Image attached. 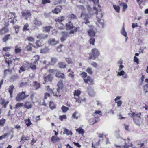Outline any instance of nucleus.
<instances>
[{"label": "nucleus", "mask_w": 148, "mask_h": 148, "mask_svg": "<svg viewBox=\"0 0 148 148\" xmlns=\"http://www.w3.org/2000/svg\"><path fill=\"white\" fill-rule=\"evenodd\" d=\"M57 86L58 87V88L57 89V91L56 92H53V90L49 88V86L47 87V90L49 92L50 94L53 93L54 96H60V92L61 91V90H60V89H61L63 87L62 80H61L58 82Z\"/></svg>", "instance_id": "1"}, {"label": "nucleus", "mask_w": 148, "mask_h": 148, "mask_svg": "<svg viewBox=\"0 0 148 148\" xmlns=\"http://www.w3.org/2000/svg\"><path fill=\"white\" fill-rule=\"evenodd\" d=\"M141 113L136 114L134 112L129 113L128 115L131 117L133 118L134 122L137 125L140 126V120L141 119Z\"/></svg>", "instance_id": "2"}, {"label": "nucleus", "mask_w": 148, "mask_h": 148, "mask_svg": "<svg viewBox=\"0 0 148 148\" xmlns=\"http://www.w3.org/2000/svg\"><path fill=\"white\" fill-rule=\"evenodd\" d=\"M66 26L67 30H70V34H74L76 32L78 27H76L73 26L71 21H69L66 24Z\"/></svg>", "instance_id": "3"}, {"label": "nucleus", "mask_w": 148, "mask_h": 148, "mask_svg": "<svg viewBox=\"0 0 148 148\" xmlns=\"http://www.w3.org/2000/svg\"><path fill=\"white\" fill-rule=\"evenodd\" d=\"M81 93V92L80 90H75V92L74 93V95L75 97V98L76 99L75 102H82L85 101L86 99L84 97L81 98L79 97V95Z\"/></svg>", "instance_id": "4"}, {"label": "nucleus", "mask_w": 148, "mask_h": 148, "mask_svg": "<svg viewBox=\"0 0 148 148\" xmlns=\"http://www.w3.org/2000/svg\"><path fill=\"white\" fill-rule=\"evenodd\" d=\"M16 17V16L14 13H9L8 15V22L14 24L17 21Z\"/></svg>", "instance_id": "5"}, {"label": "nucleus", "mask_w": 148, "mask_h": 148, "mask_svg": "<svg viewBox=\"0 0 148 148\" xmlns=\"http://www.w3.org/2000/svg\"><path fill=\"white\" fill-rule=\"evenodd\" d=\"M28 96V95H25V92H19L17 94L16 99V101H20L26 98Z\"/></svg>", "instance_id": "6"}, {"label": "nucleus", "mask_w": 148, "mask_h": 148, "mask_svg": "<svg viewBox=\"0 0 148 148\" xmlns=\"http://www.w3.org/2000/svg\"><path fill=\"white\" fill-rule=\"evenodd\" d=\"M80 18L84 21L85 24L89 23V17L87 13L82 12L81 14Z\"/></svg>", "instance_id": "7"}, {"label": "nucleus", "mask_w": 148, "mask_h": 148, "mask_svg": "<svg viewBox=\"0 0 148 148\" xmlns=\"http://www.w3.org/2000/svg\"><path fill=\"white\" fill-rule=\"evenodd\" d=\"M92 51L91 55L90 56L89 58L94 60L99 55V52L98 50L95 48L92 49Z\"/></svg>", "instance_id": "8"}, {"label": "nucleus", "mask_w": 148, "mask_h": 148, "mask_svg": "<svg viewBox=\"0 0 148 148\" xmlns=\"http://www.w3.org/2000/svg\"><path fill=\"white\" fill-rule=\"evenodd\" d=\"M125 144L122 147L123 148H129L133 146L132 143L130 141V139L129 138H127V140H125Z\"/></svg>", "instance_id": "9"}, {"label": "nucleus", "mask_w": 148, "mask_h": 148, "mask_svg": "<svg viewBox=\"0 0 148 148\" xmlns=\"http://www.w3.org/2000/svg\"><path fill=\"white\" fill-rule=\"evenodd\" d=\"M96 24L100 28H103L104 27V21L103 19H98L96 22Z\"/></svg>", "instance_id": "10"}, {"label": "nucleus", "mask_w": 148, "mask_h": 148, "mask_svg": "<svg viewBox=\"0 0 148 148\" xmlns=\"http://www.w3.org/2000/svg\"><path fill=\"white\" fill-rule=\"evenodd\" d=\"M43 77L44 81L45 82L47 81L51 82L53 78V77L52 75L51 74L44 75Z\"/></svg>", "instance_id": "11"}, {"label": "nucleus", "mask_w": 148, "mask_h": 148, "mask_svg": "<svg viewBox=\"0 0 148 148\" xmlns=\"http://www.w3.org/2000/svg\"><path fill=\"white\" fill-rule=\"evenodd\" d=\"M95 10L97 11V12H96V14L97 15V19H100L99 18H101L103 16V14L100 11L101 10L100 7L96 8V10Z\"/></svg>", "instance_id": "12"}, {"label": "nucleus", "mask_w": 148, "mask_h": 148, "mask_svg": "<svg viewBox=\"0 0 148 148\" xmlns=\"http://www.w3.org/2000/svg\"><path fill=\"white\" fill-rule=\"evenodd\" d=\"M84 80L85 83L90 85H92L93 84V80L90 76H88L86 79L84 78Z\"/></svg>", "instance_id": "13"}, {"label": "nucleus", "mask_w": 148, "mask_h": 148, "mask_svg": "<svg viewBox=\"0 0 148 148\" xmlns=\"http://www.w3.org/2000/svg\"><path fill=\"white\" fill-rule=\"evenodd\" d=\"M88 34L90 37L93 38L95 35V33L93 29L91 28L88 31Z\"/></svg>", "instance_id": "14"}, {"label": "nucleus", "mask_w": 148, "mask_h": 148, "mask_svg": "<svg viewBox=\"0 0 148 148\" xmlns=\"http://www.w3.org/2000/svg\"><path fill=\"white\" fill-rule=\"evenodd\" d=\"M4 58L6 59L5 60L6 63L9 64V61H11V58L12 57V56L10 54L5 53L4 55Z\"/></svg>", "instance_id": "15"}, {"label": "nucleus", "mask_w": 148, "mask_h": 148, "mask_svg": "<svg viewBox=\"0 0 148 148\" xmlns=\"http://www.w3.org/2000/svg\"><path fill=\"white\" fill-rule=\"evenodd\" d=\"M59 41H58L56 40L54 38H51L48 41V43L49 44L52 45H55L58 43Z\"/></svg>", "instance_id": "16"}, {"label": "nucleus", "mask_w": 148, "mask_h": 148, "mask_svg": "<svg viewBox=\"0 0 148 148\" xmlns=\"http://www.w3.org/2000/svg\"><path fill=\"white\" fill-rule=\"evenodd\" d=\"M145 82L148 83L144 87V91L145 93V94L147 96H148V79H146L145 80Z\"/></svg>", "instance_id": "17"}, {"label": "nucleus", "mask_w": 148, "mask_h": 148, "mask_svg": "<svg viewBox=\"0 0 148 148\" xmlns=\"http://www.w3.org/2000/svg\"><path fill=\"white\" fill-rule=\"evenodd\" d=\"M22 16L25 17V19L27 20L28 18L31 16V14L29 12H22Z\"/></svg>", "instance_id": "18"}, {"label": "nucleus", "mask_w": 148, "mask_h": 148, "mask_svg": "<svg viewBox=\"0 0 148 148\" xmlns=\"http://www.w3.org/2000/svg\"><path fill=\"white\" fill-rule=\"evenodd\" d=\"M56 76L57 77L64 79L65 78V76L62 73L59 71H58L56 73Z\"/></svg>", "instance_id": "19"}, {"label": "nucleus", "mask_w": 148, "mask_h": 148, "mask_svg": "<svg viewBox=\"0 0 148 148\" xmlns=\"http://www.w3.org/2000/svg\"><path fill=\"white\" fill-rule=\"evenodd\" d=\"M48 35L44 34H40L37 36L38 39H44L47 38L48 37Z\"/></svg>", "instance_id": "20"}, {"label": "nucleus", "mask_w": 148, "mask_h": 148, "mask_svg": "<svg viewBox=\"0 0 148 148\" xmlns=\"http://www.w3.org/2000/svg\"><path fill=\"white\" fill-rule=\"evenodd\" d=\"M62 36L61 38V41L62 42H63L67 38V33L66 32H62Z\"/></svg>", "instance_id": "21"}, {"label": "nucleus", "mask_w": 148, "mask_h": 148, "mask_svg": "<svg viewBox=\"0 0 148 148\" xmlns=\"http://www.w3.org/2000/svg\"><path fill=\"white\" fill-rule=\"evenodd\" d=\"M62 8L61 7L58 6L56 7L52 11L53 13L57 14L61 12Z\"/></svg>", "instance_id": "22"}, {"label": "nucleus", "mask_w": 148, "mask_h": 148, "mask_svg": "<svg viewBox=\"0 0 148 148\" xmlns=\"http://www.w3.org/2000/svg\"><path fill=\"white\" fill-rule=\"evenodd\" d=\"M51 140L53 143H55L59 141L60 140V138L57 136H54L51 137Z\"/></svg>", "instance_id": "23"}, {"label": "nucleus", "mask_w": 148, "mask_h": 148, "mask_svg": "<svg viewBox=\"0 0 148 148\" xmlns=\"http://www.w3.org/2000/svg\"><path fill=\"white\" fill-rule=\"evenodd\" d=\"M22 51V48L19 45L15 46V51L16 53H20Z\"/></svg>", "instance_id": "24"}, {"label": "nucleus", "mask_w": 148, "mask_h": 148, "mask_svg": "<svg viewBox=\"0 0 148 148\" xmlns=\"http://www.w3.org/2000/svg\"><path fill=\"white\" fill-rule=\"evenodd\" d=\"M92 1L95 4L93 7L94 10H96V8L100 7V6L98 4V0H92Z\"/></svg>", "instance_id": "25"}, {"label": "nucleus", "mask_w": 148, "mask_h": 148, "mask_svg": "<svg viewBox=\"0 0 148 148\" xmlns=\"http://www.w3.org/2000/svg\"><path fill=\"white\" fill-rule=\"evenodd\" d=\"M58 61V59L55 58H52L51 59V61L49 62L50 65H53Z\"/></svg>", "instance_id": "26"}, {"label": "nucleus", "mask_w": 148, "mask_h": 148, "mask_svg": "<svg viewBox=\"0 0 148 148\" xmlns=\"http://www.w3.org/2000/svg\"><path fill=\"white\" fill-rule=\"evenodd\" d=\"M8 31L7 28L4 27L0 30V33L1 35H3L5 33L8 32Z\"/></svg>", "instance_id": "27"}, {"label": "nucleus", "mask_w": 148, "mask_h": 148, "mask_svg": "<svg viewBox=\"0 0 148 148\" xmlns=\"http://www.w3.org/2000/svg\"><path fill=\"white\" fill-rule=\"evenodd\" d=\"M14 87V86L13 85H11L9 87L8 91L11 97H12V94Z\"/></svg>", "instance_id": "28"}, {"label": "nucleus", "mask_w": 148, "mask_h": 148, "mask_svg": "<svg viewBox=\"0 0 148 148\" xmlns=\"http://www.w3.org/2000/svg\"><path fill=\"white\" fill-rule=\"evenodd\" d=\"M39 59V56L38 55H36L34 56L32 59V62L33 63H36Z\"/></svg>", "instance_id": "29"}, {"label": "nucleus", "mask_w": 148, "mask_h": 148, "mask_svg": "<svg viewBox=\"0 0 148 148\" xmlns=\"http://www.w3.org/2000/svg\"><path fill=\"white\" fill-rule=\"evenodd\" d=\"M76 130L79 134H83L85 132L84 129L80 127L76 129Z\"/></svg>", "instance_id": "30"}, {"label": "nucleus", "mask_w": 148, "mask_h": 148, "mask_svg": "<svg viewBox=\"0 0 148 148\" xmlns=\"http://www.w3.org/2000/svg\"><path fill=\"white\" fill-rule=\"evenodd\" d=\"M64 17L63 16H60L58 17L57 18L55 19V21L56 22H58L59 23L62 22L64 19Z\"/></svg>", "instance_id": "31"}, {"label": "nucleus", "mask_w": 148, "mask_h": 148, "mask_svg": "<svg viewBox=\"0 0 148 148\" xmlns=\"http://www.w3.org/2000/svg\"><path fill=\"white\" fill-rule=\"evenodd\" d=\"M34 86L35 89L37 90L40 88V84L38 83L36 81H35Z\"/></svg>", "instance_id": "32"}, {"label": "nucleus", "mask_w": 148, "mask_h": 148, "mask_svg": "<svg viewBox=\"0 0 148 148\" xmlns=\"http://www.w3.org/2000/svg\"><path fill=\"white\" fill-rule=\"evenodd\" d=\"M52 28L51 26H47L43 27V31H45L47 32H49L50 31V29H52Z\"/></svg>", "instance_id": "33"}, {"label": "nucleus", "mask_w": 148, "mask_h": 148, "mask_svg": "<svg viewBox=\"0 0 148 148\" xmlns=\"http://www.w3.org/2000/svg\"><path fill=\"white\" fill-rule=\"evenodd\" d=\"M21 141L25 142L26 140H27L29 139V137L27 136H25L24 135H23L21 136Z\"/></svg>", "instance_id": "34"}, {"label": "nucleus", "mask_w": 148, "mask_h": 148, "mask_svg": "<svg viewBox=\"0 0 148 148\" xmlns=\"http://www.w3.org/2000/svg\"><path fill=\"white\" fill-rule=\"evenodd\" d=\"M34 24L37 26H40L42 25V23L41 22L39 21L36 19H35L33 21Z\"/></svg>", "instance_id": "35"}, {"label": "nucleus", "mask_w": 148, "mask_h": 148, "mask_svg": "<svg viewBox=\"0 0 148 148\" xmlns=\"http://www.w3.org/2000/svg\"><path fill=\"white\" fill-rule=\"evenodd\" d=\"M88 93L90 96L92 97L94 96L95 95L94 90L91 88L89 89Z\"/></svg>", "instance_id": "36"}, {"label": "nucleus", "mask_w": 148, "mask_h": 148, "mask_svg": "<svg viewBox=\"0 0 148 148\" xmlns=\"http://www.w3.org/2000/svg\"><path fill=\"white\" fill-rule=\"evenodd\" d=\"M25 122L26 125L27 127L30 126L32 124L29 119H25Z\"/></svg>", "instance_id": "37"}, {"label": "nucleus", "mask_w": 148, "mask_h": 148, "mask_svg": "<svg viewBox=\"0 0 148 148\" xmlns=\"http://www.w3.org/2000/svg\"><path fill=\"white\" fill-rule=\"evenodd\" d=\"M58 64L59 67L60 68H65L66 65L64 63L62 62H59Z\"/></svg>", "instance_id": "38"}, {"label": "nucleus", "mask_w": 148, "mask_h": 148, "mask_svg": "<svg viewBox=\"0 0 148 148\" xmlns=\"http://www.w3.org/2000/svg\"><path fill=\"white\" fill-rule=\"evenodd\" d=\"M86 7L87 8L88 12L90 14L92 15L93 14V12L92 11V9L90 7L89 5H87Z\"/></svg>", "instance_id": "39"}, {"label": "nucleus", "mask_w": 148, "mask_h": 148, "mask_svg": "<svg viewBox=\"0 0 148 148\" xmlns=\"http://www.w3.org/2000/svg\"><path fill=\"white\" fill-rule=\"evenodd\" d=\"M64 132L67 135H72V132L71 131H70L66 129H65L64 130Z\"/></svg>", "instance_id": "40"}, {"label": "nucleus", "mask_w": 148, "mask_h": 148, "mask_svg": "<svg viewBox=\"0 0 148 148\" xmlns=\"http://www.w3.org/2000/svg\"><path fill=\"white\" fill-rule=\"evenodd\" d=\"M6 120L5 119L2 118L0 120V126H3L4 124L5 123Z\"/></svg>", "instance_id": "41"}, {"label": "nucleus", "mask_w": 148, "mask_h": 148, "mask_svg": "<svg viewBox=\"0 0 148 148\" xmlns=\"http://www.w3.org/2000/svg\"><path fill=\"white\" fill-rule=\"evenodd\" d=\"M120 5L123 6V11H125L127 7V5L124 3H122L120 4Z\"/></svg>", "instance_id": "42"}, {"label": "nucleus", "mask_w": 148, "mask_h": 148, "mask_svg": "<svg viewBox=\"0 0 148 148\" xmlns=\"http://www.w3.org/2000/svg\"><path fill=\"white\" fill-rule=\"evenodd\" d=\"M10 36V35L9 34L5 36L3 38V41L4 42H6L9 39Z\"/></svg>", "instance_id": "43"}, {"label": "nucleus", "mask_w": 148, "mask_h": 148, "mask_svg": "<svg viewBox=\"0 0 148 148\" xmlns=\"http://www.w3.org/2000/svg\"><path fill=\"white\" fill-rule=\"evenodd\" d=\"M98 114L99 116H102L101 112L100 111H96L93 114V116L95 117H96V115Z\"/></svg>", "instance_id": "44"}, {"label": "nucleus", "mask_w": 148, "mask_h": 148, "mask_svg": "<svg viewBox=\"0 0 148 148\" xmlns=\"http://www.w3.org/2000/svg\"><path fill=\"white\" fill-rule=\"evenodd\" d=\"M49 106L51 109H53L56 108V105L54 102H49Z\"/></svg>", "instance_id": "45"}, {"label": "nucleus", "mask_w": 148, "mask_h": 148, "mask_svg": "<svg viewBox=\"0 0 148 148\" xmlns=\"http://www.w3.org/2000/svg\"><path fill=\"white\" fill-rule=\"evenodd\" d=\"M61 109L62 112H66L69 109L68 107H65L64 106H62L61 107Z\"/></svg>", "instance_id": "46"}, {"label": "nucleus", "mask_w": 148, "mask_h": 148, "mask_svg": "<svg viewBox=\"0 0 148 148\" xmlns=\"http://www.w3.org/2000/svg\"><path fill=\"white\" fill-rule=\"evenodd\" d=\"M68 17L71 20H73L77 18L76 16L73 14H71L68 16Z\"/></svg>", "instance_id": "47"}, {"label": "nucleus", "mask_w": 148, "mask_h": 148, "mask_svg": "<svg viewBox=\"0 0 148 148\" xmlns=\"http://www.w3.org/2000/svg\"><path fill=\"white\" fill-rule=\"evenodd\" d=\"M48 50L49 49L48 48L45 47V48L41 49L40 53H45L48 51Z\"/></svg>", "instance_id": "48"}, {"label": "nucleus", "mask_w": 148, "mask_h": 148, "mask_svg": "<svg viewBox=\"0 0 148 148\" xmlns=\"http://www.w3.org/2000/svg\"><path fill=\"white\" fill-rule=\"evenodd\" d=\"M90 2V0H80L79 1V3L83 4H85L86 3H88Z\"/></svg>", "instance_id": "49"}, {"label": "nucleus", "mask_w": 148, "mask_h": 148, "mask_svg": "<svg viewBox=\"0 0 148 148\" xmlns=\"http://www.w3.org/2000/svg\"><path fill=\"white\" fill-rule=\"evenodd\" d=\"M28 103L29 102H26L24 105V106L27 109H29V108H31L32 106L31 104H29Z\"/></svg>", "instance_id": "50"}, {"label": "nucleus", "mask_w": 148, "mask_h": 148, "mask_svg": "<svg viewBox=\"0 0 148 148\" xmlns=\"http://www.w3.org/2000/svg\"><path fill=\"white\" fill-rule=\"evenodd\" d=\"M32 44L29 43L28 45L26 46V48L27 49V50L28 51H31L32 49Z\"/></svg>", "instance_id": "51"}, {"label": "nucleus", "mask_w": 148, "mask_h": 148, "mask_svg": "<svg viewBox=\"0 0 148 148\" xmlns=\"http://www.w3.org/2000/svg\"><path fill=\"white\" fill-rule=\"evenodd\" d=\"M121 34L123 35L125 37H127V33L125 30L124 26H123L122 28V30L121 31Z\"/></svg>", "instance_id": "52"}, {"label": "nucleus", "mask_w": 148, "mask_h": 148, "mask_svg": "<svg viewBox=\"0 0 148 148\" xmlns=\"http://www.w3.org/2000/svg\"><path fill=\"white\" fill-rule=\"evenodd\" d=\"M86 72L90 75H92L93 73L92 68L90 67H88L86 70Z\"/></svg>", "instance_id": "53"}, {"label": "nucleus", "mask_w": 148, "mask_h": 148, "mask_svg": "<svg viewBox=\"0 0 148 148\" xmlns=\"http://www.w3.org/2000/svg\"><path fill=\"white\" fill-rule=\"evenodd\" d=\"M29 25L27 23H26L25 25H24L23 28V31H27L29 29Z\"/></svg>", "instance_id": "54"}, {"label": "nucleus", "mask_w": 148, "mask_h": 148, "mask_svg": "<svg viewBox=\"0 0 148 148\" xmlns=\"http://www.w3.org/2000/svg\"><path fill=\"white\" fill-rule=\"evenodd\" d=\"M23 105V103H18L15 105V108L18 109L19 107H22Z\"/></svg>", "instance_id": "55"}, {"label": "nucleus", "mask_w": 148, "mask_h": 148, "mask_svg": "<svg viewBox=\"0 0 148 148\" xmlns=\"http://www.w3.org/2000/svg\"><path fill=\"white\" fill-rule=\"evenodd\" d=\"M137 145H140V148H141L142 146L144 145V143L141 140H139L138 141Z\"/></svg>", "instance_id": "56"}, {"label": "nucleus", "mask_w": 148, "mask_h": 148, "mask_svg": "<svg viewBox=\"0 0 148 148\" xmlns=\"http://www.w3.org/2000/svg\"><path fill=\"white\" fill-rule=\"evenodd\" d=\"M23 66L26 69H27L29 68V64L27 62H25Z\"/></svg>", "instance_id": "57"}, {"label": "nucleus", "mask_w": 148, "mask_h": 148, "mask_svg": "<svg viewBox=\"0 0 148 148\" xmlns=\"http://www.w3.org/2000/svg\"><path fill=\"white\" fill-rule=\"evenodd\" d=\"M113 7L115 10L118 12H119L120 8L118 6H116L115 5H113Z\"/></svg>", "instance_id": "58"}, {"label": "nucleus", "mask_w": 148, "mask_h": 148, "mask_svg": "<svg viewBox=\"0 0 148 148\" xmlns=\"http://www.w3.org/2000/svg\"><path fill=\"white\" fill-rule=\"evenodd\" d=\"M89 42L90 44L93 45H94V43L95 42V39L93 38H91Z\"/></svg>", "instance_id": "59"}, {"label": "nucleus", "mask_w": 148, "mask_h": 148, "mask_svg": "<svg viewBox=\"0 0 148 148\" xmlns=\"http://www.w3.org/2000/svg\"><path fill=\"white\" fill-rule=\"evenodd\" d=\"M68 76L70 77L71 78L73 79L74 77L73 71H71L70 73H69Z\"/></svg>", "instance_id": "60"}, {"label": "nucleus", "mask_w": 148, "mask_h": 148, "mask_svg": "<svg viewBox=\"0 0 148 148\" xmlns=\"http://www.w3.org/2000/svg\"><path fill=\"white\" fill-rule=\"evenodd\" d=\"M11 49V47H5L3 48L2 50L3 51H9Z\"/></svg>", "instance_id": "61"}, {"label": "nucleus", "mask_w": 148, "mask_h": 148, "mask_svg": "<svg viewBox=\"0 0 148 148\" xmlns=\"http://www.w3.org/2000/svg\"><path fill=\"white\" fill-rule=\"evenodd\" d=\"M27 40L31 42H34L35 40L32 37H27Z\"/></svg>", "instance_id": "62"}, {"label": "nucleus", "mask_w": 148, "mask_h": 148, "mask_svg": "<svg viewBox=\"0 0 148 148\" xmlns=\"http://www.w3.org/2000/svg\"><path fill=\"white\" fill-rule=\"evenodd\" d=\"M56 70L54 69H50L48 71L49 74L52 75L54 73L55 71H56Z\"/></svg>", "instance_id": "63"}, {"label": "nucleus", "mask_w": 148, "mask_h": 148, "mask_svg": "<svg viewBox=\"0 0 148 148\" xmlns=\"http://www.w3.org/2000/svg\"><path fill=\"white\" fill-rule=\"evenodd\" d=\"M80 75L82 76V77L83 78V79H84V78L87 77V74L84 72H82V73L80 74Z\"/></svg>", "instance_id": "64"}]
</instances>
